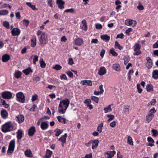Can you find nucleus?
<instances>
[{"label":"nucleus","instance_id":"1","mask_svg":"<svg viewBox=\"0 0 158 158\" xmlns=\"http://www.w3.org/2000/svg\"><path fill=\"white\" fill-rule=\"evenodd\" d=\"M70 102L68 99H66L60 102L58 107L59 112L64 114L69 106Z\"/></svg>","mask_w":158,"mask_h":158},{"label":"nucleus","instance_id":"2","mask_svg":"<svg viewBox=\"0 0 158 158\" xmlns=\"http://www.w3.org/2000/svg\"><path fill=\"white\" fill-rule=\"evenodd\" d=\"M13 129L14 126L12 123L10 122H8L2 125V130L3 132H6Z\"/></svg>","mask_w":158,"mask_h":158},{"label":"nucleus","instance_id":"3","mask_svg":"<svg viewBox=\"0 0 158 158\" xmlns=\"http://www.w3.org/2000/svg\"><path fill=\"white\" fill-rule=\"evenodd\" d=\"M46 38V36L45 33H42L39 38L40 44L42 46H44L46 44L47 42Z\"/></svg>","mask_w":158,"mask_h":158},{"label":"nucleus","instance_id":"4","mask_svg":"<svg viewBox=\"0 0 158 158\" xmlns=\"http://www.w3.org/2000/svg\"><path fill=\"white\" fill-rule=\"evenodd\" d=\"M15 142V140H12L10 143L7 152L12 153L14 149Z\"/></svg>","mask_w":158,"mask_h":158},{"label":"nucleus","instance_id":"5","mask_svg":"<svg viewBox=\"0 0 158 158\" xmlns=\"http://www.w3.org/2000/svg\"><path fill=\"white\" fill-rule=\"evenodd\" d=\"M16 97L17 98V100L20 102L22 103H23L24 102L25 96L22 92H20L17 94Z\"/></svg>","mask_w":158,"mask_h":158},{"label":"nucleus","instance_id":"6","mask_svg":"<svg viewBox=\"0 0 158 158\" xmlns=\"http://www.w3.org/2000/svg\"><path fill=\"white\" fill-rule=\"evenodd\" d=\"M12 94L10 92L6 91L2 93V98L5 99H10L12 97Z\"/></svg>","mask_w":158,"mask_h":158},{"label":"nucleus","instance_id":"7","mask_svg":"<svg viewBox=\"0 0 158 158\" xmlns=\"http://www.w3.org/2000/svg\"><path fill=\"white\" fill-rule=\"evenodd\" d=\"M125 24L127 26H132V27L136 26L137 22L135 20H133L131 19H127L125 22Z\"/></svg>","mask_w":158,"mask_h":158},{"label":"nucleus","instance_id":"8","mask_svg":"<svg viewBox=\"0 0 158 158\" xmlns=\"http://www.w3.org/2000/svg\"><path fill=\"white\" fill-rule=\"evenodd\" d=\"M116 152L114 151H108L105 153V158H112L115 154Z\"/></svg>","mask_w":158,"mask_h":158},{"label":"nucleus","instance_id":"9","mask_svg":"<svg viewBox=\"0 0 158 158\" xmlns=\"http://www.w3.org/2000/svg\"><path fill=\"white\" fill-rule=\"evenodd\" d=\"M67 137V135L66 133H65L64 135H63L61 138H60L58 140L62 143V146L64 147V145L66 143V138Z\"/></svg>","mask_w":158,"mask_h":158},{"label":"nucleus","instance_id":"10","mask_svg":"<svg viewBox=\"0 0 158 158\" xmlns=\"http://www.w3.org/2000/svg\"><path fill=\"white\" fill-rule=\"evenodd\" d=\"M147 63L146 66L148 69H150L152 66V63L151 59L149 57L146 58Z\"/></svg>","mask_w":158,"mask_h":158},{"label":"nucleus","instance_id":"11","mask_svg":"<svg viewBox=\"0 0 158 158\" xmlns=\"http://www.w3.org/2000/svg\"><path fill=\"white\" fill-rule=\"evenodd\" d=\"M99 143L98 140V139H95L94 140H92L91 143L92 148L93 149L96 148L98 147Z\"/></svg>","mask_w":158,"mask_h":158},{"label":"nucleus","instance_id":"12","mask_svg":"<svg viewBox=\"0 0 158 158\" xmlns=\"http://www.w3.org/2000/svg\"><path fill=\"white\" fill-rule=\"evenodd\" d=\"M106 73V69L104 67H102L100 68L98 72V74L99 75L102 76Z\"/></svg>","mask_w":158,"mask_h":158},{"label":"nucleus","instance_id":"13","mask_svg":"<svg viewBox=\"0 0 158 158\" xmlns=\"http://www.w3.org/2000/svg\"><path fill=\"white\" fill-rule=\"evenodd\" d=\"M56 3L58 4V7L59 8L61 9H62L64 8L63 6L64 4V2L62 0H57Z\"/></svg>","mask_w":158,"mask_h":158},{"label":"nucleus","instance_id":"14","mask_svg":"<svg viewBox=\"0 0 158 158\" xmlns=\"http://www.w3.org/2000/svg\"><path fill=\"white\" fill-rule=\"evenodd\" d=\"M11 33L13 35L15 36L19 35L20 33L19 30L16 28L13 29L11 31Z\"/></svg>","mask_w":158,"mask_h":158},{"label":"nucleus","instance_id":"15","mask_svg":"<svg viewBox=\"0 0 158 158\" xmlns=\"http://www.w3.org/2000/svg\"><path fill=\"white\" fill-rule=\"evenodd\" d=\"M16 120L19 123H21L23 122L24 118L23 115H20L16 117Z\"/></svg>","mask_w":158,"mask_h":158},{"label":"nucleus","instance_id":"16","mask_svg":"<svg viewBox=\"0 0 158 158\" xmlns=\"http://www.w3.org/2000/svg\"><path fill=\"white\" fill-rule=\"evenodd\" d=\"M10 58V56L7 54H5L2 56V62H6L8 61Z\"/></svg>","mask_w":158,"mask_h":158},{"label":"nucleus","instance_id":"17","mask_svg":"<svg viewBox=\"0 0 158 158\" xmlns=\"http://www.w3.org/2000/svg\"><path fill=\"white\" fill-rule=\"evenodd\" d=\"M48 123L45 122H43L41 124L40 127L42 130H44L48 128Z\"/></svg>","mask_w":158,"mask_h":158},{"label":"nucleus","instance_id":"18","mask_svg":"<svg viewBox=\"0 0 158 158\" xmlns=\"http://www.w3.org/2000/svg\"><path fill=\"white\" fill-rule=\"evenodd\" d=\"M81 84L83 85H87L89 86L92 85V82L91 81L84 80L82 81L81 82Z\"/></svg>","mask_w":158,"mask_h":158},{"label":"nucleus","instance_id":"19","mask_svg":"<svg viewBox=\"0 0 158 158\" xmlns=\"http://www.w3.org/2000/svg\"><path fill=\"white\" fill-rule=\"evenodd\" d=\"M75 43L76 45L80 46L83 44V40L80 38H78L75 40Z\"/></svg>","mask_w":158,"mask_h":158},{"label":"nucleus","instance_id":"20","mask_svg":"<svg viewBox=\"0 0 158 158\" xmlns=\"http://www.w3.org/2000/svg\"><path fill=\"white\" fill-rule=\"evenodd\" d=\"M25 154L26 156L28 157H32L33 156L31 151L29 149L25 151Z\"/></svg>","mask_w":158,"mask_h":158},{"label":"nucleus","instance_id":"21","mask_svg":"<svg viewBox=\"0 0 158 158\" xmlns=\"http://www.w3.org/2000/svg\"><path fill=\"white\" fill-rule=\"evenodd\" d=\"M130 106L128 105H125L124 106L123 111L124 113L126 114H128L129 113Z\"/></svg>","mask_w":158,"mask_h":158},{"label":"nucleus","instance_id":"22","mask_svg":"<svg viewBox=\"0 0 158 158\" xmlns=\"http://www.w3.org/2000/svg\"><path fill=\"white\" fill-rule=\"evenodd\" d=\"M101 38L103 40L106 42L110 40V37L107 35H101Z\"/></svg>","mask_w":158,"mask_h":158},{"label":"nucleus","instance_id":"23","mask_svg":"<svg viewBox=\"0 0 158 158\" xmlns=\"http://www.w3.org/2000/svg\"><path fill=\"white\" fill-rule=\"evenodd\" d=\"M154 117L153 114H149L148 115L146 116V120L148 123L150 122Z\"/></svg>","mask_w":158,"mask_h":158},{"label":"nucleus","instance_id":"24","mask_svg":"<svg viewBox=\"0 0 158 158\" xmlns=\"http://www.w3.org/2000/svg\"><path fill=\"white\" fill-rule=\"evenodd\" d=\"M35 131V127H31L29 130L28 133L29 135L32 136L34 133Z\"/></svg>","mask_w":158,"mask_h":158},{"label":"nucleus","instance_id":"25","mask_svg":"<svg viewBox=\"0 0 158 158\" xmlns=\"http://www.w3.org/2000/svg\"><path fill=\"white\" fill-rule=\"evenodd\" d=\"M17 134V137L18 140L21 139L22 138L23 132L20 130H19L16 133Z\"/></svg>","mask_w":158,"mask_h":158},{"label":"nucleus","instance_id":"26","mask_svg":"<svg viewBox=\"0 0 158 158\" xmlns=\"http://www.w3.org/2000/svg\"><path fill=\"white\" fill-rule=\"evenodd\" d=\"M105 111V113H107L108 112H110L112 111V109L111 107V105H109L105 107L103 109Z\"/></svg>","mask_w":158,"mask_h":158},{"label":"nucleus","instance_id":"27","mask_svg":"<svg viewBox=\"0 0 158 158\" xmlns=\"http://www.w3.org/2000/svg\"><path fill=\"white\" fill-rule=\"evenodd\" d=\"M113 69L115 71H119L120 70V67L118 64H115L113 66Z\"/></svg>","mask_w":158,"mask_h":158},{"label":"nucleus","instance_id":"28","mask_svg":"<svg viewBox=\"0 0 158 158\" xmlns=\"http://www.w3.org/2000/svg\"><path fill=\"white\" fill-rule=\"evenodd\" d=\"M1 115L4 118H6L8 116V113L6 110H2L1 112Z\"/></svg>","mask_w":158,"mask_h":158},{"label":"nucleus","instance_id":"29","mask_svg":"<svg viewBox=\"0 0 158 158\" xmlns=\"http://www.w3.org/2000/svg\"><path fill=\"white\" fill-rule=\"evenodd\" d=\"M52 153V151H50L48 149H47L46 152V154L45 155V157L46 158H50Z\"/></svg>","mask_w":158,"mask_h":158},{"label":"nucleus","instance_id":"30","mask_svg":"<svg viewBox=\"0 0 158 158\" xmlns=\"http://www.w3.org/2000/svg\"><path fill=\"white\" fill-rule=\"evenodd\" d=\"M106 116L109 118V119L107 121V122L108 123H109L110 121H112L115 118L114 115L110 114H107Z\"/></svg>","mask_w":158,"mask_h":158},{"label":"nucleus","instance_id":"31","mask_svg":"<svg viewBox=\"0 0 158 158\" xmlns=\"http://www.w3.org/2000/svg\"><path fill=\"white\" fill-rule=\"evenodd\" d=\"M32 70L29 68L23 70V72L26 75L29 74L30 72H32Z\"/></svg>","mask_w":158,"mask_h":158},{"label":"nucleus","instance_id":"32","mask_svg":"<svg viewBox=\"0 0 158 158\" xmlns=\"http://www.w3.org/2000/svg\"><path fill=\"white\" fill-rule=\"evenodd\" d=\"M152 77L155 79H157L158 77V70H155L153 71Z\"/></svg>","mask_w":158,"mask_h":158},{"label":"nucleus","instance_id":"33","mask_svg":"<svg viewBox=\"0 0 158 158\" xmlns=\"http://www.w3.org/2000/svg\"><path fill=\"white\" fill-rule=\"evenodd\" d=\"M153 88L152 85L149 84L146 86V89L148 91H152L153 90Z\"/></svg>","mask_w":158,"mask_h":158},{"label":"nucleus","instance_id":"34","mask_svg":"<svg viewBox=\"0 0 158 158\" xmlns=\"http://www.w3.org/2000/svg\"><path fill=\"white\" fill-rule=\"evenodd\" d=\"M22 75L21 72L19 71L16 72L15 73V77L16 78H19Z\"/></svg>","mask_w":158,"mask_h":158},{"label":"nucleus","instance_id":"35","mask_svg":"<svg viewBox=\"0 0 158 158\" xmlns=\"http://www.w3.org/2000/svg\"><path fill=\"white\" fill-rule=\"evenodd\" d=\"M40 61L41 67L42 68H45L46 66V64L43 60V59H40Z\"/></svg>","mask_w":158,"mask_h":158},{"label":"nucleus","instance_id":"36","mask_svg":"<svg viewBox=\"0 0 158 158\" xmlns=\"http://www.w3.org/2000/svg\"><path fill=\"white\" fill-rule=\"evenodd\" d=\"M127 143L129 144L133 145V142L132 140V138L131 137L129 136L127 137Z\"/></svg>","mask_w":158,"mask_h":158},{"label":"nucleus","instance_id":"37","mask_svg":"<svg viewBox=\"0 0 158 158\" xmlns=\"http://www.w3.org/2000/svg\"><path fill=\"white\" fill-rule=\"evenodd\" d=\"M36 38L35 36H34L33 39L31 40V45L32 47H34L36 45Z\"/></svg>","mask_w":158,"mask_h":158},{"label":"nucleus","instance_id":"38","mask_svg":"<svg viewBox=\"0 0 158 158\" xmlns=\"http://www.w3.org/2000/svg\"><path fill=\"white\" fill-rule=\"evenodd\" d=\"M63 132L62 130H60V129H57L55 130V135L56 136H59Z\"/></svg>","mask_w":158,"mask_h":158},{"label":"nucleus","instance_id":"39","mask_svg":"<svg viewBox=\"0 0 158 158\" xmlns=\"http://www.w3.org/2000/svg\"><path fill=\"white\" fill-rule=\"evenodd\" d=\"M115 48H118L119 49H121L123 48V47L120 46L118 42L117 41H116L115 44Z\"/></svg>","mask_w":158,"mask_h":158},{"label":"nucleus","instance_id":"40","mask_svg":"<svg viewBox=\"0 0 158 158\" xmlns=\"http://www.w3.org/2000/svg\"><path fill=\"white\" fill-rule=\"evenodd\" d=\"M132 53L134 55L138 56L141 53V52L140 50H133Z\"/></svg>","mask_w":158,"mask_h":158},{"label":"nucleus","instance_id":"41","mask_svg":"<svg viewBox=\"0 0 158 158\" xmlns=\"http://www.w3.org/2000/svg\"><path fill=\"white\" fill-rule=\"evenodd\" d=\"M8 13V11L6 10H0V15H5Z\"/></svg>","mask_w":158,"mask_h":158},{"label":"nucleus","instance_id":"42","mask_svg":"<svg viewBox=\"0 0 158 158\" xmlns=\"http://www.w3.org/2000/svg\"><path fill=\"white\" fill-rule=\"evenodd\" d=\"M61 68V66L59 64H56L53 67V69H55L56 70H60Z\"/></svg>","mask_w":158,"mask_h":158},{"label":"nucleus","instance_id":"43","mask_svg":"<svg viewBox=\"0 0 158 158\" xmlns=\"http://www.w3.org/2000/svg\"><path fill=\"white\" fill-rule=\"evenodd\" d=\"M26 4L28 6H30L32 10H35L36 9L35 6L34 5H32L31 2H27Z\"/></svg>","mask_w":158,"mask_h":158},{"label":"nucleus","instance_id":"44","mask_svg":"<svg viewBox=\"0 0 158 158\" xmlns=\"http://www.w3.org/2000/svg\"><path fill=\"white\" fill-rule=\"evenodd\" d=\"M124 63L125 64H127L129 62L130 60V58L128 56H125L124 58Z\"/></svg>","mask_w":158,"mask_h":158},{"label":"nucleus","instance_id":"45","mask_svg":"<svg viewBox=\"0 0 158 158\" xmlns=\"http://www.w3.org/2000/svg\"><path fill=\"white\" fill-rule=\"evenodd\" d=\"M91 99L95 102L96 103H98V97L95 96H92L91 97Z\"/></svg>","mask_w":158,"mask_h":158},{"label":"nucleus","instance_id":"46","mask_svg":"<svg viewBox=\"0 0 158 158\" xmlns=\"http://www.w3.org/2000/svg\"><path fill=\"white\" fill-rule=\"evenodd\" d=\"M134 49H140L141 46L138 43H136L134 46Z\"/></svg>","mask_w":158,"mask_h":158},{"label":"nucleus","instance_id":"47","mask_svg":"<svg viewBox=\"0 0 158 158\" xmlns=\"http://www.w3.org/2000/svg\"><path fill=\"white\" fill-rule=\"evenodd\" d=\"M141 86L140 85L137 84V87L138 89V91L139 93H141L142 91V89L140 88Z\"/></svg>","mask_w":158,"mask_h":158},{"label":"nucleus","instance_id":"48","mask_svg":"<svg viewBox=\"0 0 158 158\" xmlns=\"http://www.w3.org/2000/svg\"><path fill=\"white\" fill-rule=\"evenodd\" d=\"M3 25L5 27H6L7 28H9V23L7 21H5L3 22Z\"/></svg>","mask_w":158,"mask_h":158},{"label":"nucleus","instance_id":"49","mask_svg":"<svg viewBox=\"0 0 158 158\" xmlns=\"http://www.w3.org/2000/svg\"><path fill=\"white\" fill-rule=\"evenodd\" d=\"M29 24V21L28 20L24 19L23 20V24L26 26L27 27Z\"/></svg>","mask_w":158,"mask_h":158},{"label":"nucleus","instance_id":"50","mask_svg":"<svg viewBox=\"0 0 158 158\" xmlns=\"http://www.w3.org/2000/svg\"><path fill=\"white\" fill-rule=\"evenodd\" d=\"M124 37V35L122 33H121L117 35L116 37V38L118 39V38H120L121 39H123Z\"/></svg>","mask_w":158,"mask_h":158},{"label":"nucleus","instance_id":"51","mask_svg":"<svg viewBox=\"0 0 158 158\" xmlns=\"http://www.w3.org/2000/svg\"><path fill=\"white\" fill-rule=\"evenodd\" d=\"M65 12H70L71 13H74V11L73 9H68L64 11Z\"/></svg>","mask_w":158,"mask_h":158},{"label":"nucleus","instance_id":"52","mask_svg":"<svg viewBox=\"0 0 158 158\" xmlns=\"http://www.w3.org/2000/svg\"><path fill=\"white\" fill-rule=\"evenodd\" d=\"M66 73L68 75V76L70 77H73V73L71 72L70 71H69L66 72Z\"/></svg>","mask_w":158,"mask_h":158},{"label":"nucleus","instance_id":"53","mask_svg":"<svg viewBox=\"0 0 158 158\" xmlns=\"http://www.w3.org/2000/svg\"><path fill=\"white\" fill-rule=\"evenodd\" d=\"M69 61L68 64L69 65H72L74 64V62L72 58H69Z\"/></svg>","mask_w":158,"mask_h":158},{"label":"nucleus","instance_id":"54","mask_svg":"<svg viewBox=\"0 0 158 158\" xmlns=\"http://www.w3.org/2000/svg\"><path fill=\"white\" fill-rule=\"evenodd\" d=\"M152 132L153 135L154 136H156L158 135V133L157 130L154 129H153L152 130Z\"/></svg>","mask_w":158,"mask_h":158},{"label":"nucleus","instance_id":"55","mask_svg":"<svg viewBox=\"0 0 158 158\" xmlns=\"http://www.w3.org/2000/svg\"><path fill=\"white\" fill-rule=\"evenodd\" d=\"M57 118L59 122L62 123L63 122V120L64 119V118H62L61 116H58L57 117Z\"/></svg>","mask_w":158,"mask_h":158},{"label":"nucleus","instance_id":"56","mask_svg":"<svg viewBox=\"0 0 158 158\" xmlns=\"http://www.w3.org/2000/svg\"><path fill=\"white\" fill-rule=\"evenodd\" d=\"M110 53L114 56H117L118 54L114 51V50H110Z\"/></svg>","mask_w":158,"mask_h":158},{"label":"nucleus","instance_id":"57","mask_svg":"<svg viewBox=\"0 0 158 158\" xmlns=\"http://www.w3.org/2000/svg\"><path fill=\"white\" fill-rule=\"evenodd\" d=\"M82 158H92V154L91 153H89L88 154H86L84 157Z\"/></svg>","mask_w":158,"mask_h":158},{"label":"nucleus","instance_id":"58","mask_svg":"<svg viewBox=\"0 0 158 158\" xmlns=\"http://www.w3.org/2000/svg\"><path fill=\"white\" fill-rule=\"evenodd\" d=\"M147 139L148 141L149 142L154 143V140L151 137H148L147 138Z\"/></svg>","mask_w":158,"mask_h":158},{"label":"nucleus","instance_id":"59","mask_svg":"<svg viewBox=\"0 0 158 158\" xmlns=\"http://www.w3.org/2000/svg\"><path fill=\"white\" fill-rule=\"evenodd\" d=\"M116 122L113 121L110 124V125L111 127H114L116 126Z\"/></svg>","mask_w":158,"mask_h":158},{"label":"nucleus","instance_id":"60","mask_svg":"<svg viewBox=\"0 0 158 158\" xmlns=\"http://www.w3.org/2000/svg\"><path fill=\"white\" fill-rule=\"evenodd\" d=\"M37 95H35L34 96H33L32 97L31 100L32 102H34V101H35V100H37Z\"/></svg>","mask_w":158,"mask_h":158},{"label":"nucleus","instance_id":"61","mask_svg":"<svg viewBox=\"0 0 158 158\" xmlns=\"http://www.w3.org/2000/svg\"><path fill=\"white\" fill-rule=\"evenodd\" d=\"M99 89L100 90V93H101V94H102V93L104 92V90L103 89V85H101L99 87Z\"/></svg>","mask_w":158,"mask_h":158},{"label":"nucleus","instance_id":"62","mask_svg":"<svg viewBox=\"0 0 158 158\" xmlns=\"http://www.w3.org/2000/svg\"><path fill=\"white\" fill-rule=\"evenodd\" d=\"M40 80V78L39 77H37L34 78L33 80L34 81L35 83L37 82L38 81Z\"/></svg>","mask_w":158,"mask_h":158},{"label":"nucleus","instance_id":"63","mask_svg":"<svg viewBox=\"0 0 158 158\" xmlns=\"http://www.w3.org/2000/svg\"><path fill=\"white\" fill-rule=\"evenodd\" d=\"M95 27L96 28L100 29L102 28V25L101 24H97L96 25Z\"/></svg>","mask_w":158,"mask_h":158},{"label":"nucleus","instance_id":"64","mask_svg":"<svg viewBox=\"0 0 158 158\" xmlns=\"http://www.w3.org/2000/svg\"><path fill=\"white\" fill-rule=\"evenodd\" d=\"M137 8L139 10H142L144 9V7L142 5H140L137 6Z\"/></svg>","mask_w":158,"mask_h":158}]
</instances>
